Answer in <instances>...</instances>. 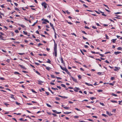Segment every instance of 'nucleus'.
Returning <instances> with one entry per match:
<instances>
[{"mask_svg":"<svg viewBox=\"0 0 122 122\" xmlns=\"http://www.w3.org/2000/svg\"><path fill=\"white\" fill-rule=\"evenodd\" d=\"M41 5L42 6H43L45 9H46L47 8V4L45 2L42 3H41Z\"/></svg>","mask_w":122,"mask_h":122,"instance_id":"obj_1","label":"nucleus"},{"mask_svg":"<svg viewBox=\"0 0 122 122\" xmlns=\"http://www.w3.org/2000/svg\"><path fill=\"white\" fill-rule=\"evenodd\" d=\"M54 41V51H56V50H57V44H56L55 41Z\"/></svg>","mask_w":122,"mask_h":122,"instance_id":"obj_2","label":"nucleus"},{"mask_svg":"<svg viewBox=\"0 0 122 122\" xmlns=\"http://www.w3.org/2000/svg\"><path fill=\"white\" fill-rule=\"evenodd\" d=\"M71 77L72 78V79L73 81H75V82H76V83L78 82L77 81V80L76 79L74 78L73 77L71 76Z\"/></svg>","mask_w":122,"mask_h":122,"instance_id":"obj_3","label":"nucleus"},{"mask_svg":"<svg viewBox=\"0 0 122 122\" xmlns=\"http://www.w3.org/2000/svg\"><path fill=\"white\" fill-rule=\"evenodd\" d=\"M115 68H116L114 70L115 71H118V70L120 69V68L119 67H115Z\"/></svg>","mask_w":122,"mask_h":122,"instance_id":"obj_4","label":"nucleus"},{"mask_svg":"<svg viewBox=\"0 0 122 122\" xmlns=\"http://www.w3.org/2000/svg\"><path fill=\"white\" fill-rule=\"evenodd\" d=\"M64 71H65L70 76H71V74L70 73V72L68 71V70L67 69H66L65 70H64Z\"/></svg>","mask_w":122,"mask_h":122,"instance_id":"obj_5","label":"nucleus"},{"mask_svg":"<svg viewBox=\"0 0 122 122\" xmlns=\"http://www.w3.org/2000/svg\"><path fill=\"white\" fill-rule=\"evenodd\" d=\"M44 21H45V22H43L42 23L43 24H46V22H47L48 23H49V21L47 20L46 19H44Z\"/></svg>","mask_w":122,"mask_h":122,"instance_id":"obj_6","label":"nucleus"},{"mask_svg":"<svg viewBox=\"0 0 122 122\" xmlns=\"http://www.w3.org/2000/svg\"><path fill=\"white\" fill-rule=\"evenodd\" d=\"M80 89L79 88L76 87L74 88V90L75 92H77L78 90Z\"/></svg>","mask_w":122,"mask_h":122,"instance_id":"obj_7","label":"nucleus"},{"mask_svg":"<svg viewBox=\"0 0 122 122\" xmlns=\"http://www.w3.org/2000/svg\"><path fill=\"white\" fill-rule=\"evenodd\" d=\"M19 66L21 68H23L25 70H26V68H25L24 66L22 65H19Z\"/></svg>","mask_w":122,"mask_h":122,"instance_id":"obj_8","label":"nucleus"},{"mask_svg":"<svg viewBox=\"0 0 122 122\" xmlns=\"http://www.w3.org/2000/svg\"><path fill=\"white\" fill-rule=\"evenodd\" d=\"M37 81L38 82V84L40 85H41V83L43 82V81H40L39 80H38Z\"/></svg>","mask_w":122,"mask_h":122,"instance_id":"obj_9","label":"nucleus"},{"mask_svg":"<svg viewBox=\"0 0 122 122\" xmlns=\"http://www.w3.org/2000/svg\"><path fill=\"white\" fill-rule=\"evenodd\" d=\"M121 53V52L115 51L114 52V54L116 55H117V54Z\"/></svg>","mask_w":122,"mask_h":122,"instance_id":"obj_10","label":"nucleus"},{"mask_svg":"<svg viewBox=\"0 0 122 122\" xmlns=\"http://www.w3.org/2000/svg\"><path fill=\"white\" fill-rule=\"evenodd\" d=\"M54 54L55 56L56 57L57 56V50L54 51Z\"/></svg>","mask_w":122,"mask_h":122,"instance_id":"obj_11","label":"nucleus"},{"mask_svg":"<svg viewBox=\"0 0 122 122\" xmlns=\"http://www.w3.org/2000/svg\"><path fill=\"white\" fill-rule=\"evenodd\" d=\"M59 65L60 66V67L61 68V69L63 71H64V70H65L66 69V68H63L61 66V65Z\"/></svg>","mask_w":122,"mask_h":122,"instance_id":"obj_12","label":"nucleus"},{"mask_svg":"<svg viewBox=\"0 0 122 122\" xmlns=\"http://www.w3.org/2000/svg\"><path fill=\"white\" fill-rule=\"evenodd\" d=\"M46 69L47 70L49 71L51 69V68L49 67H46Z\"/></svg>","mask_w":122,"mask_h":122,"instance_id":"obj_13","label":"nucleus"},{"mask_svg":"<svg viewBox=\"0 0 122 122\" xmlns=\"http://www.w3.org/2000/svg\"><path fill=\"white\" fill-rule=\"evenodd\" d=\"M71 113V112H64V113L65 114H69Z\"/></svg>","mask_w":122,"mask_h":122,"instance_id":"obj_14","label":"nucleus"},{"mask_svg":"<svg viewBox=\"0 0 122 122\" xmlns=\"http://www.w3.org/2000/svg\"><path fill=\"white\" fill-rule=\"evenodd\" d=\"M19 25L20 26L22 27L23 28H24L25 27V26L23 25H20V24H19Z\"/></svg>","mask_w":122,"mask_h":122,"instance_id":"obj_15","label":"nucleus"},{"mask_svg":"<svg viewBox=\"0 0 122 122\" xmlns=\"http://www.w3.org/2000/svg\"><path fill=\"white\" fill-rule=\"evenodd\" d=\"M61 86L62 87H63L64 88H65L66 87V86L65 85L62 84H61Z\"/></svg>","mask_w":122,"mask_h":122,"instance_id":"obj_16","label":"nucleus"},{"mask_svg":"<svg viewBox=\"0 0 122 122\" xmlns=\"http://www.w3.org/2000/svg\"><path fill=\"white\" fill-rule=\"evenodd\" d=\"M117 39H112V42L113 43H115V41H116V40Z\"/></svg>","mask_w":122,"mask_h":122,"instance_id":"obj_17","label":"nucleus"},{"mask_svg":"<svg viewBox=\"0 0 122 122\" xmlns=\"http://www.w3.org/2000/svg\"><path fill=\"white\" fill-rule=\"evenodd\" d=\"M64 108L66 109H69L70 108L68 107H64Z\"/></svg>","mask_w":122,"mask_h":122,"instance_id":"obj_18","label":"nucleus"},{"mask_svg":"<svg viewBox=\"0 0 122 122\" xmlns=\"http://www.w3.org/2000/svg\"><path fill=\"white\" fill-rule=\"evenodd\" d=\"M14 73L15 74H19V75H21V74L20 73L18 72L17 71H15V72H14Z\"/></svg>","mask_w":122,"mask_h":122,"instance_id":"obj_19","label":"nucleus"},{"mask_svg":"<svg viewBox=\"0 0 122 122\" xmlns=\"http://www.w3.org/2000/svg\"><path fill=\"white\" fill-rule=\"evenodd\" d=\"M61 63H63V64H65L64 63V61L63 58H61Z\"/></svg>","mask_w":122,"mask_h":122,"instance_id":"obj_20","label":"nucleus"},{"mask_svg":"<svg viewBox=\"0 0 122 122\" xmlns=\"http://www.w3.org/2000/svg\"><path fill=\"white\" fill-rule=\"evenodd\" d=\"M117 49L118 50H122V48L120 47H118L117 48Z\"/></svg>","mask_w":122,"mask_h":122,"instance_id":"obj_21","label":"nucleus"},{"mask_svg":"<svg viewBox=\"0 0 122 122\" xmlns=\"http://www.w3.org/2000/svg\"><path fill=\"white\" fill-rule=\"evenodd\" d=\"M90 98L91 100H93L94 99H96V98L93 97H91Z\"/></svg>","mask_w":122,"mask_h":122,"instance_id":"obj_22","label":"nucleus"},{"mask_svg":"<svg viewBox=\"0 0 122 122\" xmlns=\"http://www.w3.org/2000/svg\"><path fill=\"white\" fill-rule=\"evenodd\" d=\"M111 102L113 103H117V102L115 100H111Z\"/></svg>","mask_w":122,"mask_h":122,"instance_id":"obj_23","label":"nucleus"},{"mask_svg":"<svg viewBox=\"0 0 122 122\" xmlns=\"http://www.w3.org/2000/svg\"><path fill=\"white\" fill-rule=\"evenodd\" d=\"M18 54H19V55H24L25 54V53H18Z\"/></svg>","mask_w":122,"mask_h":122,"instance_id":"obj_24","label":"nucleus"},{"mask_svg":"<svg viewBox=\"0 0 122 122\" xmlns=\"http://www.w3.org/2000/svg\"><path fill=\"white\" fill-rule=\"evenodd\" d=\"M51 61H50V60L49 59H48V61L46 62L47 63H49L51 64Z\"/></svg>","mask_w":122,"mask_h":122,"instance_id":"obj_25","label":"nucleus"},{"mask_svg":"<svg viewBox=\"0 0 122 122\" xmlns=\"http://www.w3.org/2000/svg\"><path fill=\"white\" fill-rule=\"evenodd\" d=\"M78 77L79 79H81V76L80 75H78Z\"/></svg>","mask_w":122,"mask_h":122,"instance_id":"obj_26","label":"nucleus"},{"mask_svg":"<svg viewBox=\"0 0 122 122\" xmlns=\"http://www.w3.org/2000/svg\"><path fill=\"white\" fill-rule=\"evenodd\" d=\"M4 103L7 107H8V106L9 105V104H7L5 102H4Z\"/></svg>","mask_w":122,"mask_h":122,"instance_id":"obj_27","label":"nucleus"},{"mask_svg":"<svg viewBox=\"0 0 122 122\" xmlns=\"http://www.w3.org/2000/svg\"><path fill=\"white\" fill-rule=\"evenodd\" d=\"M111 79L112 80H113L115 79V77H112L111 78Z\"/></svg>","mask_w":122,"mask_h":122,"instance_id":"obj_28","label":"nucleus"},{"mask_svg":"<svg viewBox=\"0 0 122 122\" xmlns=\"http://www.w3.org/2000/svg\"><path fill=\"white\" fill-rule=\"evenodd\" d=\"M102 90H97V91L99 92H102Z\"/></svg>","mask_w":122,"mask_h":122,"instance_id":"obj_29","label":"nucleus"},{"mask_svg":"<svg viewBox=\"0 0 122 122\" xmlns=\"http://www.w3.org/2000/svg\"><path fill=\"white\" fill-rule=\"evenodd\" d=\"M15 103L16 104H17L18 105H20V103H18L17 102H15Z\"/></svg>","mask_w":122,"mask_h":122,"instance_id":"obj_30","label":"nucleus"},{"mask_svg":"<svg viewBox=\"0 0 122 122\" xmlns=\"http://www.w3.org/2000/svg\"><path fill=\"white\" fill-rule=\"evenodd\" d=\"M46 105H47V106H48V107H51V106L49 104H48L46 103Z\"/></svg>","mask_w":122,"mask_h":122,"instance_id":"obj_31","label":"nucleus"},{"mask_svg":"<svg viewBox=\"0 0 122 122\" xmlns=\"http://www.w3.org/2000/svg\"><path fill=\"white\" fill-rule=\"evenodd\" d=\"M50 25H51V26L52 27H53L54 26H53V24H52V23H50Z\"/></svg>","mask_w":122,"mask_h":122,"instance_id":"obj_32","label":"nucleus"},{"mask_svg":"<svg viewBox=\"0 0 122 122\" xmlns=\"http://www.w3.org/2000/svg\"><path fill=\"white\" fill-rule=\"evenodd\" d=\"M105 35H106V39H109V38L108 36H107V35L106 34H105Z\"/></svg>","mask_w":122,"mask_h":122,"instance_id":"obj_33","label":"nucleus"},{"mask_svg":"<svg viewBox=\"0 0 122 122\" xmlns=\"http://www.w3.org/2000/svg\"><path fill=\"white\" fill-rule=\"evenodd\" d=\"M102 116H104L105 117H107V115H105V114H102Z\"/></svg>","mask_w":122,"mask_h":122,"instance_id":"obj_34","label":"nucleus"},{"mask_svg":"<svg viewBox=\"0 0 122 122\" xmlns=\"http://www.w3.org/2000/svg\"><path fill=\"white\" fill-rule=\"evenodd\" d=\"M52 111L53 112L57 113V112L56 110H53Z\"/></svg>","mask_w":122,"mask_h":122,"instance_id":"obj_35","label":"nucleus"},{"mask_svg":"<svg viewBox=\"0 0 122 122\" xmlns=\"http://www.w3.org/2000/svg\"><path fill=\"white\" fill-rule=\"evenodd\" d=\"M107 84H109L110 85H112V86H113V85H114V84L112 83H107Z\"/></svg>","mask_w":122,"mask_h":122,"instance_id":"obj_36","label":"nucleus"},{"mask_svg":"<svg viewBox=\"0 0 122 122\" xmlns=\"http://www.w3.org/2000/svg\"><path fill=\"white\" fill-rule=\"evenodd\" d=\"M37 21L36 22H35V23H34V24L32 25V26H34L37 23Z\"/></svg>","mask_w":122,"mask_h":122,"instance_id":"obj_37","label":"nucleus"},{"mask_svg":"<svg viewBox=\"0 0 122 122\" xmlns=\"http://www.w3.org/2000/svg\"><path fill=\"white\" fill-rule=\"evenodd\" d=\"M51 76L52 78H54L55 77L54 76V75H51Z\"/></svg>","mask_w":122,"mask_h":122,"instance_id":"obj_38","label":"nucleus"},{"mask_svg":"<svg viewBox=\"0 0 122 122\" xmlns=\"http://www.w3.org/2000/svg\"><path fill=\"white\" fill-rule=\"evenodd\" d=\"M31 91L33 92L34 93H36V92H35L34 90L33 89H31Z\"/></svg>","mask_w":122,"mask_h":122,"instance_id":"obj_39","label":"nucleus"},{"mask_svg":"<svg viewBox=\"0 0 122 122\" xmlns=\"http://www.w3.org/2000/svg\"><path fill=\"white\" fill-rule=\"evenodd\" d=\"M81 32L83 33H84V34H85L86 35H87V33H86L85 32V31H82Z\"/></svg>","mask_w":122,"mask_h":122,"instance_id":"obj_40","label":"nucleus"},{"mask_svg":"<svg viewBox=\"0 0 122 122\" xmlns=\"http://www.w3.org/2000/svg\"><path fill=\"white\" fill-rule=\"evenodd\" d=\"M112 95L113 96H114L115 97L117 96V95L116 94H114L113 93H112Z\"/></svg>","mask_w":122,"mask_h":122,"instance_id":"obj_41","label":"nucleus"},{"mask_svg":"<svg viewBox=\"0 0 122 122\" xmlns=\"http://www.w3.org/2000/svg\"><path fill=\"white\" fill-rule=\"evenodd\" d=\"M3 37L2 36V35H0V38H1V39L4 40L3 39Z\"/></svg>","mask_w":122,"mask_h":122,"instance_id":"obj_42","label":"nucleus"},{"mask_svg":"<svg viewBox=\"0 0 122 122\" xmlns=\"http://www.w3.org/2000/svg\"><path fill=\"white\" fill-rule=\"evenodd\" d=\"M15 32L16 33H19V31H18V30H15Z\"/></svg>","mask_w":122,"mask_h":122,"instance_id":"obj_43","label":"nucleus"},{"mask_svg":"<svg viewBox=\"0 0 122 122\" xmlns=\"http://www.w3.org/2000/svg\"><path fill=\"white\" fill-rule=\"evenodd\" d=\"M23 33L24 34H25V35H27V32H26L24 31H23Z\"/></svg>","mask_w":122,"mask_h":122,"instance_id":"obj_44","label":"nucleus"},{"mask_svg":"<svg viewBox=\"0 0 122 122\" xmlns=\"http://www.w3.org/2000/svg\"><path fill=\"white\" fill-rule=\"evenodd\" d=\"M52 115H53L54 117H56L57 116L56 114L54 113H52Z\"/></svg>","mask_w":122,"mask_h":122,"instance_id":"obj_45","label":"nucleus"},{"mask_svg":"<svg viewBox=\"0 0 122 122\" xmlns=\"http://www.w3.org/2000/svg\"><path fill=\"white\" fill-rule=\"evenodd\" d=\"M92 28L94 29H97V28L96 27L94 26H93L92 27Z\"/></svg>","mask_w":122,"mask_h":122,"instance_id":"obj_46","label":"nucleus"},{"mask_svg":"<svg viewBox=\"0 0 122 122\" xmlns=\"http://www.w3.org/2000/svg\"><path fill=\"white\" fill-rule=\"evenodd\" d=\"M100 103L101 105H102V106H104V104L103 103H102L101 102H100Z\"/></svg>","mask_w":122,"mask_h":122,"instance_id":"obj_47","label":"nucleus"},{"mask_svg":"<svg viewBox=\"0 0 122 122\" xmlns=\"http://www.w3.org/2000/svg\"><path fill=\"white\" fill-rule=\"evenodd\" d=\"M48 89H49V90L51 92V93H52V94H54L53 92H52L51 90H50V88H49Z\"/></svg>","mask_w":122,"mask_h":122,"instance_id":"obj_48","label":"nucleus"},{"mask_svg":"<svg viewBox=\"0 0 122 122\" xmlns=\"http://www.w3.org/2000/svg\"><path fill=\"white\" fill-rule=\"evenodd\" d=\"M80 51L83 55H84V53L81 50H80Z\"/></svg>","mask_w":122,"mask_h":122,"instance_id":"obj_49","label":"nucleus"},{"mask_svg":"<svg viewBox=\"0 0 122 122\" xmlns=\"http://www.w3.org/2000/svg\"><path fill=\"white\" fill-rule=\"evenodd\" d=\"M66 12L68 14H69L70 13L69 12L68 10L66 11Z\"/></svg>","mask_w":122,"mask_h":122,"instance_id":"obj_50","label":"nucleus"},{"mask_svg":"<svg viewBox=\"0 0 122 122\" xmlns=\"http://www.w3.org/2000/svg\"><path fill=\"white\" fill-rule=\"evenodd\" d=\"M105 62L107 63H109V62L107 60L105 61Z\"/></svg>","mask_w":122,"mask_h":122,"instance_id":"obj_51","label":"nucleus"},{"mask_svg":"<svg viewBox=\"0 0 122 122\" xmlns=\"http://www.w3.org/2000/svg\"><path fill=\"white\" fill-rule=\"evenodd\" d=\"M57 100H60V98L58 97H56L55 98Z\"/></svg>","mask_w":122,"mask_h":122,"instance_id":"obj_52","label":"nucleus"},{"mask_svg":"<svg viewBox=\"0 0 122 122\" xmlns=\"http://www.w3.org/2000/svg\"><path fill=\"white\" fill-rule=\"evenodd\" d=\"M83 5L85 7H86V8H87L88 7V6H87L85 4H83Z\"/></svg>","mask_w":122,"mask_h":122,"instance_id":"obj_53","label":"nucleus"},{"mask_svg":"<svg viewBox=\"0 0 122 122\" xmlns=\"http://www.w3.org/2000/svg\"><path fill=\"white\" fill-rule=\"evenodd\" d=\"M104 13H102V15L103 16H107V15L104 14Z\"/></svg>","mask_w":122,"mask_h":122,"instance_id":"obj_54","label":"nucleus"},{"mask_svg":"<svg viewBox=\"0 0 122 122\" xmlns=\"http://www.w3.org/2000/svg\"><path fill=\"white\" fill-rule=\"evenodd\" d=\"M71 34L72 35H74L76 37V35L74 33H72Z\"/></svg>","mask_w":122,"mask_h":122,"instance_id":"obj_55","label":"nucleus"},{"mask_svg":"<svg viewBox=\"0 0 122 122\" xmlns=\"http://www.w3.org/2000/svg\"><path fill=\"white\" fill-rule=\"evenodd\" d=\"M103 5H104V6H106V7H107V8L108 9H109V8L108 7V6H107V5H105V4H103Z\"/></svg>","mask_w":122,"mask_h":122,"instance_id":"obj_56","label":"nucleus"},{"mask_svg":"<svg viewBox=\"0 0 122 122\" xmlns=\"http://www.w3.org/2000/svg\"><path fill=\"white\" fill-rule=\"evenodd\" d=\"M36 72L38 75H40V74L39 72L37 71H36Z\"/></svg>","mask_w":122,"mask_h":122,"instance_id":"obj_57","label":"nucleus"},{"mask_svg":"<svg viewBox=\"0 0 122 122\" xmlns=\"http://www.w3.org/2000/svg\"><path fill=\"white\" fill-rule=\"evenodd\" d=\"M46 93L47 94V95H48L49 94V93L47 92H46Z\"/></svg>","mask_w":122,"mask_h":122,"instance_id":"obj_58","label":"nucleus"},{"mask_svg":"<svg viewBox=\"0 0 122 122\" xmlns=\"http://www.w3.org/2000/svg\"><path fill=\"white\" fill-rule=\"evenodd\" d=\"M57 87L60 89H61V87L59 86H57Z\"/></svg>","mask_w":122,"mask_h":122,"instance_id":"obj_59","label":"nucleus"},{"mask_svg":"<svg viewBox=\"0 0 122 122\" xmlns=\"http://www.w3.org/2000/svg\"><path fill=\"white\" fill-rule=\"evenodd\" d=\"M82 37H83V39L84 40H85V39H87V38H86L85 37H84L83 36H82Z\"/></svg>","mask_w":122,"mask_h":122,"instance_id":"obj_60","label":"nucleus"},{"mask_svg":"<svg viewBox=\"0 0 122 122\" xmlns=\"http://www.w3.org/2000/svg\"><path fill=\"white\" fill-rule=\"evenodd\" d=\"M40 45H43L41 43H39L38 45V46H39Z\"/></svg>","mask_w":122,"mask_h":122,"instance_id":"obj_61","label":"nucleus"},{"mask_svg":"<svg viewBox=\"0 0 122 122\" xmlns=\"http://www.w3.org/2000/svg\"><path fill=\"white\" fill-rule=\"evenodd\" d=\"M14 4L16 6H17L18 5V4L16 3H14Z\"/></svg>","mask_w":122,"mask_h":122,"instance_id":"obj_62","label":"nucleus"},{"mask_svg":"<svg viewBox=\"0 0 122 122\" xmlns=\"http://www.w3.org/2000/svg\"><path fill=\"white\" fill-rule=\"evenodd\" d=\"M35 63L36 64V65L37 66H38L40 65L39 63H37L35 62Z\"/></svg>","mask_w":122,"mask_h":122,"instance_id":"obj_63","label":"nucleus"},{"mask_svg":"<svg viewBox=\"0 0 122 122\" xmlns=\"http://www.w3.org/2000/svg\"><path fill=\"white\" fill-rule=\"evenodd\" d=\"M119 104L120 105H121V102H122V100L121 101H119Z\"/></svg>","mask_w":122,"mask_h":122,"instance_id":"obj_64","label":"nucleus"}]
</instances>
